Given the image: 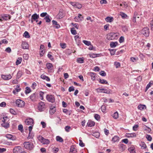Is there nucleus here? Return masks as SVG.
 <instances>
[{"label":"nucleus","instance_id":"obj_1","mask_svg":"<svg viewBox=\"0 0 153 153\" xmlns=\"http://www.w3.org/2000/svg\"><path fill=\"white\" fill-rule=\"evenodd\" d=\"M23 145L25 149L29 150H32L34 147L33 144L29 141L25 142L23 143Z\"/></svg>","mask_w":153,"mask_h":153},{"label":"nucleus","instance_id":"obj_2","mask_svg":"<svg viewBox=\"0 0 153 153\" xmlns=\"http://www.w3.org/2000/svg\"><path fill=\"white\" fill-rule=\"evenodd\" d=\"M8 119V117L7 116L5 117H3L1 119L2 121V123L1 124V126L4 128H6L9 127V123L7 122V120Z\"/></svg>","mask_w":153,"mask_h":153},{"label":"nucleus","instance_id":"obj_3","mask_svg":"<svg viewBox=\"0 0 153 153\" xmlns=\"http://www.w3.org/2000/svg\"><path fill=\"white\" fill-rule=\"evenodd\" d=\"M118 35L117 33H111L107 35V38L109 40H112L117 39Z\"/></svg>","mask_w":153,"mask_h":153},{"label":"nucleus","instance_id":"obj_4","mask_svg":"<svg viewBox=\"0 0 153 153\" xmlns=\"http://www.w3.org/2000/svg\"><path fill=\"white\" fill-rule=\"evenodd\" d=\"M39 140L43 144H48L50 142L49 140L45 139L42 136L39 137Z\"/></svg>","mask_w":153,"mask_h":153},{"label":"nucleus","instance_id":"obj_5","mask_svg":"<svg viewBox=\"0 0 153 153\" xmlns=\"http://www.w3.org/2000/svg\"><path fill=\"white\" fill-rule=\"evenodd\" d=\"M16 104L18 107H23L25 105V102L19 99H18L16 100Z\"/></svg>","mask_w":153,"mask_h":153},{"label":"nucleus","instance_id":"obj_6","mask_svg":"<svg viewBox=\"0 0 153 153\" xmlns=\"http://www.w3.org/2000/svg\"><path fill=\"white\" fill-rule=\"evenodd\" d=\"M47 100L48 101L53 103L55 101V98L53 95L50 94H47L46 96Z\"/></svg>","mask_w":153,"mask_h":153},{"label":"nucleus","instance_id":"obj_7","mask_svg":"<svg viewBox=\"0 0 153 153\" xmlns=\"http://www.w3.org/2000/svg\"><path fill=\"white\" fill-rule=\"evenodd\" d=\"M45 108V105L44 103L43 102H41L39 104L38 106V109L40 111H42L44 110Z\"/></svg>","mask_w":153,"mask_h":153},{"label":"nucleus","instance_id":"obj_8","mask_svg":"<svg viewBox=\"0 0 153 153\" xmlns=\"http://www.w3.org/2000/svg\"><path fill=\"white\" fill-rule=\"evenodd\" d=\"M25 123L27 125H33V120L31 118L26 119L25 121Z\"/></svg>","mask_w":153,"mask_h":153},{"label":"nucleus","instance_id":"obj_9","mask_svg":"<svg viewBox=\"0 0 153 153\" xmlns=\"http://www.w3.org/2000/svg\"><path fill=\"white\" fill-rule=\"evenodd\" d=\"M142 33L146 36H148L149 35V30L147 27L143 28L142 30Z\"/></svg>","mask_w":153,"mask_h":153},{"label":"nucleus","instance_id":"obj_10","mask_svg":"<svg viewBox=\"0 0 153 153\" xmlns=\"http://www.w3.org/2000/svg\"><path fill=\"white\" fill-rule=\"evenodd\" d=\"M13 151L14 153H21L22 152L21 148L19 146H16L13 149Z\"/></svg>","mask_w":153,"mask_h":153},{"label":"nucleus","instance_id":"obj_11","mask_svg":"<svg viewBox=\"0 0 153 153\" xmlns=\"http://www.w3.org/2000/svg\"><path fill=\"white\" fill-rule=\"evenodd\" d=\"M39 17V15L36 13H35L33 15L31 16V22L33 23L34 20H36L38 19Z\"/></svg>","mask_w":153,"mask_h":153},{"label":"nucleus","instance_id":"obj_12","mask_svg":"<svg viewBox=\"0 0 153 153\" xmlns=\"http://www.w3.org/2000/svg\"><path fill=\"white\" fill-rule=\"evenodd\" d=\"M5 137L8 139L12 140H15L16 137L15 136H13L11 134H7L5 135Z\"/></svg>","mask_w":153,"mask_h":153},{"label":"nucleus","instance_id":"obj_13","mask_svg":"<svg viewBox=\"0 0 153 153\" xmlns=\"http://www.w3.org/2000/svg\"><path fill=\"white\" fill-rule=\"evenodd\" d=\"M101 92H103L106 94H110L111 93L112 91L110 89H105L104 88L98 89Z\"/></svg>","mask_w":153,"mask_h":153},{"label":"nucleus","instance_id":"obj_14","mask_svg":"<svg viewBox=\"0 0 153 153\" xmlns=\"http://www.w3.org/2000/svg\"><path fill=\"white\" fill-rule=\"evenodd\" d=\"M83 18L82 15L80 14H79L78 15L76 16L74 18V19L76 22H78L82 20Z\"/></svg>","mask_w":153,"mask_h":153},{"label":"nucleus","instance_id":"obj_15","mask_svg":"<svg viewBox=\"0 0 153 153\" xmlns=\"http://www.w3.org/2000/svg\"><path fill=\"white\" fill-rule=\"evenodd\" d=\"M22 46L23 49H27L29 48V45L28 43L25 42H23L22 43Z\"/></svg>","mask_w":153,"mask_h":153},{"label":"nucleus","instance_id":"obj_16","mask_svg":"<svg viewBox=\"0 0 153 153\" xmlns=\"http://www.w3.org/2000/svg\"><path fill=\"white\" fill-rule=\"evenodd\" d=\"M12 77L11 75L9 74L8 75H2L1 78L2 79L5 80H8L11 79Z\"/></svg>","mask_w":153,"mask_h":153},{"label":"nucleus","instance_id":"obj_17","mask_svg":"<svg viewBox=\"0 0 153 153\" xmlns=\"http://www.w3.org/2000/svg\"><path fill=\"white\" fill-rule=\"evenodd\" d=\"M37 96L36 94V93H33L32 94L30 97V99L32 101H35L36 100V96Z\"/></svg>","mask_w":153,"mask_h":153},{"label":"nucleus","instance_id":"obj_18","mask_svg":"<svg viewBox=\"0 0 153 153\" xmlns=\"http://www.w3.org/2000/svg\"><path fill=\"white\" fill-rule=\"evenodd\" d=\"M1 16L3 19H4V20H7L10 18V17L9 15L4 14L1 15Z\"/></svg>","mask_w":153,"mask_h":153},{"label":"nucleus","instance_id":"obj_19","mask_svg":"<svg viewBox=\"0 0 153 153\" xmlns=\"http://www.w3.org/2000/svg\"><path fill=\"white\" fill-rule=\"evenodd\" d=\"M52 22L53 25V27H55V28L58 29L60 27V25L58 24L56 21L53 20L52 21Z\"/></svg>","mask_w":153,"mask_h":153},{"label":"nucleus","instance_id":"obj_20","mask_svg":"<svg viewBox=\"0 0 153 153\" xmlns=\"http://www.w3.org/2000/svg\"><path fill=\"white\" fill-rule=\"evenodd\" d=\"M119 148L121 151H124L126 148V146L123 144H120L119 145Z\"/></svg>","mask_w":153,"mask_h":153},{"label":"nucleus","instance_id":"obj_21","mask_svg":"<svg viewBox=\"0 0 153 153\" xmlns=\"http://www.w3.org/2000/svg\"><path fill=\"white\" fill-rule=\"evenodd\" d=\"M89 75L91 76V79L92 80H94L96 79V74L93 73H90L89 74Z\"/></svg>","mask_w":153,"mask_h":153},{"label":"nucleus","instance_id":"obj_22","mask_svg":"<svg viewBox=\"0 0 153 153\" xmlns=\"http://www.w3.org/2000/svg\"><path fill=\"white\" fill-rule=\"evenodd\" d=\"M126 137H136V134L135 133H127L126 134Z\"/></svg>","mask_w":153,"mask_h":153},{"label":"nucleus","instance_id":"obj_23","mask_svg":"<svg viewBox=\"0 0 153 153\" xmlns=\"http://www.w3.org/2000/svg\"><path fill=\"white\" fill-rule=\"evenodd\" d=\"M128 151L130 153H135V148L134 147H131L128 149Z\"/></svg>","mask_w":153,"mask_h":153},{"label":"nucleus","instance_id":"obj_24","mask_svg":"<svg viewBox=\"0 0 153 153\" xmlns=\"http://www.w3.org/2000/svg\"><path fill=\"white\" fill-rule=\"evenodd\" d=\"M105 21L108 22H111L113 20V18L112 17H107L105 19Z\"/></svg>","mask_w":153,"mask_h":153},{"label":"nucleus","instance_id":"obj_25","mask_svg":"<svg viewBox=\"0 0 153 153\" xmlns=\"http://www.w3.org/2000/svg\"><path fill=\"white\" fill-rule=\"evenodd\" d=\"M94 124L95 123L94 122L91 121H89L88 122L87 125L88 126L92 127L94 126Z\"/></svg>","mask_w":153,"mask_h":153},{"label":"nucleus","instance_id":"obj_26","mask_svg":"<svg viewBox=\"0 0 153 153\" xmlns=\"http://www.w3.org/2000/svg\"><path fill=\"white\" fill-rule=\"evenodd\" d=\"M118 44L117 42H111L110 44V45L111 48H114L116 47Z\"/></svg>","mask_w":153,"mask_h":153},{"label":"nucleus","instance_id":"obj_27","mask_svg":"<svg viewBox=\"0 0 153 153\" xmlns=\"http://www.w3.org/2000/svg\"><path fill=\"white\" fill-rule=\"evenodd\" d=\"M153 84V81H151L147 85L146 87L145 91L146 92L148 89Z\"/></svg>","mask_w":153,"mask_h":153},{"label":"nucleus","instance_id":"obj_28","mask_svg":"<svg viewBox=\"0 0 153 153\" xmlns=\"http://www.w3.org/2000/svg\"><path fill=\"white\" fill-rule=\"evenodd\" d=\"M138 109L142 110L144 108H146V106L145 105H140L138 106Z\"/></svg>","mask_w":153,"mask_h":153},{"label":"nucleus","instance_id":"obj_29","mask_svg":"<svg viewBox=\"0 0 153 153\" xmlns=\"http://www.w3.org/2000/svg\"><path fill=\"white\" fill-rule=\"evenodd\" d=\"M120 15L123 19H127L128 17L127 15L123 12H120Z\"/></svg>","mask_w":153,"mask_h":153},{"label":"nucleus","instance_id":"obj_30","mask_svg":"<svg viewBox=\"0 0 153 153\" xmlns=\"http://www.w3.org/2000/svg\"><path fill=\"white\" fill-rule=\"evenodd\" d=\"M56 139L57 141L62 142L63 141V139L59 136H57L56 137Z\"/></svg>","mask_w":153,"mask_h":153},{"label":"nucleus","instance_id":"obj_31","mask_svg":"<svg viewBox=\"0 0 153 153\" xmlns=\"http://www.w3.org/2000/svg\"><path fill=\"white\" fill-rule=\"evenodd\" d=\"M140 146L141 147V148L143 149H145L146 148V146L144 142H141L140 143Z\"/></svg>","mask_w":153,"mask_h":153},{"label":"nucleus","instance_id":"obj_32","mask_svg":"<svg viewBox=\"0 0 153 153\" xmlns=\"http://www.w3.org/2000/svg\"><path fill=\"white\" fill-rule=\"evenodd\" d=\"M49 17V15H48L44 18V19L45 20L46 22L48 23L50 22L51 20L50 19Z\"/></svg>","mask_w":153,"mask_h":153},{"label":"nucleus","instance_id":"obj_33","mask_svg":"<svg viewBox=\"0 0 153 153\" xmlns=\"http://www.w3.org/2000/svg\"><path fill=\"white\" fill-rule=\"evenodd\" d=\"M119 140V137H118L115 136H114L112 138V140L114 142H115L117 141H118Z\"/></svg>","mask_w":153,"mask_h":153},{"label":"nucleus","instance_id":"obj_34","mask_svg":"<svg viewBox=\"0 0 153 153\" xmlns=\"http://www.w3.org/2000/svg\"><path fill=\"white\" fill-rule=\"evenodd\" d=\"M113 117L115 119H117L119 117L118 113L116 111L112 115Z\"/></svg>","mask_w":153,"mask_h":153},{"label":"nucleus","instance_id":"obj_35","mask_svg":"<svg viewBox=\"0 0 153 153\" xmlns=\"http://www.w3.org/2000/svg\"><path fill=\"white\" fill-rule=\"evenodd\" d=\"M22 59L21 58V57L18 58L16 62V65H18L19 64H20L22 62Z\"/></svg>","mask_w":153,"mask_h":153},{"label":"nucleus","instance_id":"obj_36","mask_svg":"<svg viewBox=\"0 0 153 153\" xmlns=\"http://www.w3.org/2000/svg\"><path fill=\"white\" fill-rule=\"evenodd\" d=\"M47 68L48 69H51L53 67V65L51 63H47L46 64Z\"/></svg>","mask_w":153,"mask_h":153},{"label":"nucleus","instance_id":"obj_37","mask_svg":"<svg viewBox=\"0 0 153 153\" xmlns=\"http://www.w3.org/2000/svg\"><path fill=\"white\" fill-rule=\"evenodd\" d=\"M77 62L80 63H82L84 62V60L83 58H78L77 59Z\"/></svg>","mask_w":153,"mask_h":153},{"label":"nucleus","instance_id":"obj_38","mask_svg":"<svg viewBox=\"0 0 153 153\" xmlns=\"http://www.w3.org/2000/svg\"><path fill=\"white\" fill-rule=\"evenodd\" d=\"M56 111L55 108L54 107L53 108H51L50 110L49 111L50 113L51 114H53Z\"/></svg>","mask_w":153,"mask_h":153},{"label":"nucleus","instance_id":"obj_39","mask_svg":"<svg viewBox=\"0 0 153 153\" xmlns=\"http://www.w3.org/2000/svg\"><path fill=\"white\" fill-rule=\"evenodd\" d=\"M33 125H31L29 127H28V130L29 131V136H28V138H30V137H29L30 135V133L31 132V131H32V130L33 128Z\"/></svg>","mask_w":153,"mask_h":153},{"label":"nucleus","instance_id":"obj_40","mask_svg":"<svg viewBox=\"0 0 153 153\" xmlns=\"http://www.w3.org/2000/svg\"><path fill=\"white\" fill-rule=\"evenodd\" d=\"M76 149H75L73 147H71L70 148L71 153H76Z\"/></svg>","mask_w":153,"mask_h":153},{"label":"nucleus","instance_id":"obj_41","mask_svg":"<svg viewBox=\"0 0 153 153\" xmlns=\"http://www.w3.org/2000/svg\"><path fill=\"white\" fill-rule=\"evenodd\" d=\"M23 36L26 38H29L30 37L29 33L26 31L25 32Z\"/></svg>","mask_w":153,"mask_h":153},{"label":"nucleus","instance_id":"obj_42","mask_svg":"<svg viewBox=\"0 0 153 153\" xmlns=\"http://www.w3.org/2000/svg\"><path fill=\"white\" fill-rule=\"evenodd\" d=\"M82 42L88 46H89L91 45V42L90 41L86 40H83Z\"/></svg>","mask_w":153,"mask_h":153},{"label":"nucleus","instance_id":"obj_43","mask_svg":"<svg viewBox=\"0 0 153 153\" xmlns=\"http://www.w3.org/2000/svg\"><path fill=\"white\" fill-rule=\"evenodd\" d=\"M22 72L21 71H19L17 74V78L19 79L22 76Z\"/></svg>","mask_w":153,"mask_h":153},{"label":"nucleus","instance_id":"obj_44","mask_svg":"<svg viewBox=\"0 0 153 153\" xmlns=\"http://www.w3.org/2000/svg\"><path fill=\"white\" fill-rule=\"evenodd\" d=\"M82 7V5L76 2L75 7L78 9L81 8Z\"/></svg>","mask_w":153,"mask_h":153},{"label":"nucleus","instance_id":"obj_45","mask_svg":"<svg viewBox=\"0 0 153 153\" xmlns=\"http://www.w3.org/2000/svg\"><path fill=\"white\" fill-rule=\"evenodd\" d=\"M71 33L74 35H75L76 34V31L75 30V29L74 28H72L71 29Z\"/></svg>","mask_w":153,"mask_h":153},{"label":"nucleus","instance_id":"obj_46","mask_svg":"<svg viewBox=\"0 0 153 153\" xmlns=\"http://www.w3.org/2000/svg\"><path fill=\"white\" fill-rule=\"evenodd\" d=\"M114 65L117 68H119L120 66V62H115Z\"/></svg>","mask_w":153,"mask_h":153},{"label":"nucleus","instance_id":"obj_47","mask_svg":"<svg viewBox=\"0 0 153 153\" xmlns=\"http://www.w3.org/2000/svg\"><path fill=\"white\" fill-rule=\"evenodd\" d=\"M99 82L102 84H107L108 83L104 79H100Z\"/></svg>","mask_w":153,"mask_h":153},{"label":"nucleus","instance_id":"obj_48","mask_svg":"<svg viewBox=\"0 0 153 153\" xmlns=\"http://www.w3.org/2000/svg\"><path fill=\"white\" fill-rule=\"evenodd\" d=\"M139 16H137L136 15L134 14V16L133 18L132 21L134 22H136V18H139Z\"/></svg>","mask_w":153,"mask_h":153},{"label":"nucleus","instance_id":"obj_49","mask_svg":"<svg viewBox=\"0 0 153 153\" xmlns=\"http://www.w3.org/2000/svg\"><path fill=\"white\" fill-rule=\"evenodd\" d=\"M93 136L95 137L96 138H98L100 136V133L98 132H96L93 133Z\"/></svg>","mask_w":153,"mask_h":153},{"label":"nucleus","instance_id":"obj_50","mask_svg":"<svg viewBox=\"0 0 153 153\" xmlns=\"http://www.w3.org/2000/svg\"><path fill=\"white\" fill-rule=\"evenodd\" d=\"M31 92V89L30 88L26 87V88L25 93L26 94H28Z\"/></svg>","mask_w":153,"mask_h":153},{"label":"nucleus","instance_id":"obj_51","mask_svg":"<svg viewBox=\"0 0 153 153\" xmlns=\"http://www.w3.org/2000/svg\"><path fill=\"white\" fill-rule=\"evenodd\" d=\"M111 54V55H114L115 53L116 50L115 49H111L110 50Z\"/></svg>","mask_w":153,"mask_h":153},{"label":"nucleus","instance_id":"obj_52","mask_svg":"<svg viewBox=\"0 0 153 153\" xmlns=\"http://www.w3.org/2000/svg\"><path fill=\"white\" fill-rule=\"evenodd\" d=\"M146 137L147 140L149 141H151L152 140V137L149 135H147Z\"/></svg>","mask_w":153,"mask_h":153},{"label":"nucleus","instance_id":"obj_53","mask_svg":"<svg viewBox=\"0 0 153 153\" xmlns=\"http://www.w3.org/2000/svg\"><path fill=\"white\" fill-rule=\"evenodd\" d=\"M95 118L97 120H99L100 118V116L98 114H95L94 115Z\"/></svg>","mask_w":153,"mask_h":153},{"label":"nucleus","instance_id":"obj_54","mask_svg":"<svg viewBox=\"0 0 153 153\" xmlns=\"http://www.w3.org/2000/svg\"><path fill=\"white\" fill-rule=\"evenodd\" d=\"M138 59V58H135L134 57H132L131 58V60L133 62H134L135 61H137Z\"/></svg>","mask_w":153,"mask_h":153},{"label":"nucleus","instance_id":"obj_55","mask_svg":"<svg viewBox=\"0 0 153 153\" xmlns=\"http://www.w3.org/2000/svg\"><path fill=\"white\" fill-rule=\"evenodd\" d=\"M100 74L102 76H106V74L105 72L104 71H102L100 72Z\"/></svg>","mask_w":153,"mask_h":153},{"label":"nucleus","instance_id":"obj_56","mask_svg":"<svg viewBox=\"0 0 153 153\" xmlns=\"http://www.w3.org/2000/svg\"><path fill=\"white\" fill-rule=\"evenodd\" d=\"M79 145L81 147H84L85 146V144L83 143L82 141L81 140H79Z\"/></svg>","mask_w":153,"mask_h":153},{"label":"nucleus","instance_id":"obj_57","mask_svg":"<svg viewBox=\"0 0 153 153\" xmlns=\"http://www.w3.org/2000/svg\"><path fill=\"white\" fill-rule=\"evenodd\" d=\"M71 128V127L69 126H66L65 127V129L66 131L68 132L69 131V129Z\"/></svg>","mask_w":153,"mask_h":153},{"label":"nucleus","instance_id":"obj_58","mask_svg":"<svg viewBox=\"0 0 153 153\" xmlns=\"http://www.w3.org/2000/svg\"><path fill=\"white\" fill-rule=\"evenodd\" d=\"M122 29L123 30L124 32H126L128 31V29L125 26H123L122 27Z\"/></svg>","mask_w":153,"mask_h":153},{"label":"nucleus","instance_id":"obj_59","mask_svg":"<svg viewBox=\"0 0 153 153\" xmlns=\"http://www.w3.org/2000/svg\"><path fill=\"white\" fill-rule=\"evenodd\" d=\"M124 38L123 36H121L119 39V42L120 43H121L123 42L124 41Z\"/></svg>","mask_w":153,"mask_h":153},{"label":"nucleus","instance_id":"obj_60","mask_svg":"<svg viewBox=\"0 0 153 153\" xmlns=\"http://www.w3.org/2000/svg\"><path fill=\"white\" fill-rule=\"evenodd\" d=\"M74 90V88L73 86H72L70 87L68 89V91L69 92H71V91H73Z\"/></svg>","mask_w":153,"mask_h":153},{"label":"nucleus","instance_id":"obj_61","mask_svg":"<svg viewBox=\"0 0 153 153\" xmlns=\"http://www.w3.org/2000/svg\"><path fill=\"white\" fill-rule=\"evenodd\" d=\"M138 125H135L133 127V130L136 131L137 130V128L138 127Z\"/></svg>","mask_w":153,"mask_h":153},{"label":"nucleus","instance_id":"obj_62","mask_svg":"<svg viewBox=\"0 0 153 153\" xmlns=\"http://www.w3.org/2000/svg\"><path fill=\"white\" fill-rule=\"evenodd\" d=\"M5 51L7 53H10L11 51V49L10 47H8L5 49Z\"/></svg>","mask_w":153,"mask_h":153},{"label":"nucleus","instance_id":"obj_63","mask_svg":"<svg viewBox=\"0 0 153 153\" xmlns=\"http://www.w3.org/2000/svg\"><path fill=\"white\" fill-rule=\"evenodd\" d=\"M101 109L102 112H104L106 110V107L105 105H102L101 107Z\"/></svg>","mask_w":153,"mask_h":153},{"label":"nucleus","instance_id":"obj_64","mask_svg":"<svg viewBox=\"0 0 153 153\" xmlns=\"http://www.w3.org/2000/svg\"><path fill=\"white\" fill-rule=\"evenodd\" d=\"M20 89H21L19 88V86L18 85H17V86H16V88L15 89L16 92H19L20 91Z\"/></svg>","mask_w":153,"mask_h":153}]
</instances>
